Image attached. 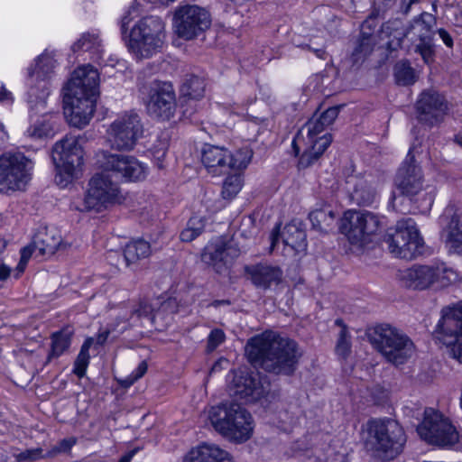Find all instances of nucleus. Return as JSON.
<instances>
[{
	"mask_svg": "<svg viewBox=\"0 0 462 462\" xmlns=\"http://www.w3.org/2000/svg\"><path fill=\"white\" fill-rule=\"evenodd\" d=\"M245 354L254 366L277 375L292 374L301 356L294 340L273 331L250 338L245 346Z\"/></svg>",
	"mask_w": 462,
	"mask_h": 462,
	"instance_id": "obj_1",
	"label": "nucleus"
},
{
	"mask_svg": "<svg viewBox=\"0 0 462 462\" xmlns=\"http://www.w3.org/2000/svg\"><path fill=\"white\" fill-rule=\"evenodd\" d=\"M64 116L77 128L88 125L99 94V74L90 65L75 69L64 88Z\"/></svg>",
	"mask_w": 462,
	"mask_h": 462,
	"instance_id": "obj_2",
	"label": "nucleus"
},
{
	"mask_svg": "<svg viewBox=\"0 0 462 462\" xmlns=\"http://www.w3.org/2000/svg\"><path fill=\"white\" fill-rule=\"evenodd\" d=\"M208 418L214 429L230 440L245 442L252 436L253 418L236 402L222 403L212 407Z\"/></svg>",
	"mask_w": 462,
	"mask_h": 462,
	"instance_id": "obj_3",
	"label": "nucleus"
},
{
	"mask_svg": "<svg viewBox=\"0 0 462 462\" xmlns=\"http://www.w3.org/2000/svg\"><path fill=\"white\" fill-rule=\"evenodd\" d=\"M368 337L374 347L389 363L395 365H403L415 353L412 340L402 331L389 324L375 326Z\"/></svg>",
	"mask_w": 462,
	"mask_h": 462,
	"instance_id": "obj_4",
	"label": "nucleus"
},
{
	"mask_svg": "<svg viewBox=\"0 0 462 462\" xmlns=\"http://www.w3.org/2000/svg\"><path fill=\"white\" fill-rule=\"evenodd\" d=\"M164 39L162 20L158 16H146L132 28L127 47L137 59H148L161 51Z\"/></svg>",
	"mask_w": 462,
	"mask_h": 462,
	"instance_id": "obj_5",
	"label": "nucleus"
},
{
	"mask_svg": "<svg viewBox=\"0 0 462 462\" xmlns=\"http://www.w3.org/2000/svg\"><path fill=\"white\" fill-rule=\"evenodd\" d=\"M52 160L56 168L55 181L65 188L77 177L83 164V149L79 138L67 134L52 147Z\"/></svg>",
	"mask_w": 462,
	"mask_h": 462,
	"instance_id": "obj_6",
	"label": "nucleus"
},
{
	"mask_svg": "<svg viewBox=\"0 0 462 462\" xmlns=\"http://www.w3.org/2000/svg\"><path fill=\"white\" fill-rule=\"evenodd\" d=\"M457 273L445 263H433L429 265H413L404 270L401 279L404 285L414 290L430 287L441 289L457 280Z\"/></svg>",
	"mask_w": 462,
	"mask_h": 462,
	"instance_id": "obj_7",
	"label": "nucleus"
},
{
	"mask_svg": "<svg viewBox=\"0 0 462 462\" xmlns=\"http://www.w3.org/2000/svg\"><path fill=\"white\" fill-rule=\"evenodd\" d=\"M124 196L119 184L106 172L96 173L88 181L80 211L101 212L122 203Z\"/></svg>",
	"mask_w": 462,
	"mask_h": 462,
	"instance_id": "obj_8",
	"label": "nucleus"
},
{
	"mask_svg": "<svg viewBox=\"0 0 462 462\" xmlns=\"http://www.w3.org/2000/svg\"><path fill=\"white\" fill-rule=\"evenodd\" d=\"M369 434L374 449L386 460L397 457L406 442L403 429L393 420L370 421Z\"/></svg>",
	"mask_w": 462,
	"mask_h": 462,
	"instance_id": "obj_9",
	"label": "nucleus"
},
{
	"mask_svg": "<svg viewBox=\"0 0 462 462\" xmlns=\"http://www.w3.org/2000/svg\"><path fill=\"white\" fill-rule=\"evenodd\" d=\"M418 434L429 444L440 448H453L459 441V434L451 420L432 408L424 411V418L417 428Z\"/></svg>",
	"mask_w": 462,
	"mask_h": 462,
	"instance_id": "obj_10",
	"label": "nucleus"
},
{
	"mask_svg": "<svg viewBox=\"0 0 462 462\" xmlns=\"http://www.w3.org/2000/svg\"><path fill=\"white\" fill-rule=\"evenodd\" d=\"M385 241L390 253L398 258L411 260L422 253L423 239L410 217L397 221L394 233L388 234Z\"/></svg>",
	"mask_w": 462,
	"mask_h": 462,
	"instance_id": "obj_11",
	"label": "nucleus"
},
{
	"mask_svg": "<svg viewBox=\"0 0 462 462\" xmlns=\"http://www.w3.org/2000/svg\"><path fill=\"white\" fill-rule=\"evenodd\" d=\"M32 162L22 152H5L0 156V192L22 190L30 180Z\"/></svg>",
	"mask_w": 462,
	"mask_h": 462,
	"instance_id": "obj_12",
	"label": "nucleus"
},
{
	"mask_svg": "<svg viewBox=\"0 0 462 462\" xmlns=\"http://www.w3.org/2000/svg\"><path fill=\"white\" fill-rule=\"evenodd\" d=\"M143 135L141 118L135 112H125L115 119L106 130V141L116 151H131Z\"/></svg>",
	"mask_w": 462,
	"mask_h": 462,
	"instance_id": "obj_13",
	"label": "nucleus"
},
{
	"mask_svg": "<svg viewBox=\"0 0 462 462\" xmlns=\"http://www.w3.org/2000/svg\"><path fill=\"white\" fill-rule=\"evenodd\" d=\"M382 226V217L367 210H349L344 214L341 232L352 245H363L371 240Z\"/></svg>",
	"mask_w": 462,
	"mask_h": 462,
	"instance_id": "obj_14",
	"label": "nucleus"
},
{
	"mask_svg": "<svg viewBox=\"0 0 462 462\" xmlns=\"http://www.w3.org/2000/svg\"><path fill=\"white\" fill-rule=\"evenodd\" d=\"M56 60L51 53L43 52L36 60L35 67L28 69V103L32 108L35 106L45 108L46 99L50 94L49 80L54 74Z\"/></svg>",
	"mask_w": 462,
	"mask_h": 462,
	"instance_id": "obj_15",
	"label": "nucleus"
},
{
	"mask_svg": "<svg viewBox=\"0 0 462 462\" xmlns=\"http://www.w3.org/2000/svg\"><path fill=\"white\" fill-rule=\"evenodd\" d=\"M211 24L209 13L197 5H180L174 11L172 26L175 33L184 40H192Z\"/></svg>",
	"mask_w": 462,
	"mask_h": 462,
	"instance_id": "obj_16",
	"label": "nucleus"
},
{
	"mask_svg": "<svg viewBox=\"0 0 462 462\" xmlns=\"http://www.w3.org/2000/svg\"><path fill=\"white\" fill-rule=\"evenodd\" d=\"M143 93L147 96L146 109L150 116L162 121L174 116L176 95L170 82L153 80L143 87Z\"/></svg>",
	"mask_w": 462,
	"mask_h": 462,
	"instance_id": "obj_17",
	"label": "nucleus"
},
{
	"mask_svg": "<svg viewBox=\"0 0 462 462\" xmlns=\"http://www.w3.org/2000/svg\"><path fill=\"white\" fill-rule=\"evenodd\" d=\"M435 337L451 347L452 356L462 363V304L442 310Z\"/></svg>",
	"mask_w": 462,
	"mask_h": 462,
	"instance_id": "obj_18",
	"label": "nucleus"
},
{
	"mask_svg": "<svg viewBox=\"0 0 462 462\" xmlns=\"http://www.w3.org/2000/svg\"><path fill=\"white\" fill-rule=\"evenodd\" d=\"M434 17L429 13H422L415 17L404 32V38L411 42L414 51L419 53L426 64L433 61V30Z\"/></svg>",
	"mask_w": 462,
	"mask_h": 462,
	"instance_id": "obj_19",
	"label": "nucleus"
},
{
	"mask_svg": "<svg viewBox=\"0 0 462 462\" xmlns=\"http://www.w3.org/2000/svg\"><path fill=\"white\" fill-rule=\"evenodd\" d=\"M97 163L103 172H113L116 176L129 181L145 178V167L134 156L101 151L97 154Z\"/></svg>",
	"mask_w": 462,
	"mask_h": 462,
	"instance_id": "obj_20",
	"label": "nucleus"
},
{
	"mask_svg": "<svg viewBox=\"0 0 462 462\" xmlns=\"http://www.w3.org/2000/svg\"><path fill=\"white\" fill-rule=\"evenodd\" d=\"M269 392V383L262 381L258 373L238 369L233 371L229 383L230 395L245 402H254Z\"/></svg>",
	"mask_w": 462,
	"mask_h": 462,
	"instance_id": "obj_21",
	"label": "nucleus"
},
{
	"mask_svg": "<svg viewBox=\"0 0 462 462\" xmlns=\"http://www.w3.org/2000/svg\"><path fill=\"white\" fill-rule=\"evenodd\" d=\"M415 108L419 122L432 127L444 120L448 111V103L438 91L425 89L419 95Z\"/></svg>",
	"mask_w": 462,
	"mask_h": 462,
	"instance_id": "obj_22",
	"label": "nucleus"
},
{
	"mask_svg": "<svg viewBox=\"0 0 462 462\" xmlns=\"http://www.w3.org/2000/svg\"><path fill=\"white\" fill-rule=\"evenodd\" d=\"M326 127L327 125L317 116V115L305 124L303 129L307 130V135L311 146L300 156L299 161L300 167L307 168L310 166L330 145L332 142L331 134H326L321 137H317V135L323 132Z\"/></svg>",
	"mask_w": 462,
	"mask_h": 462,
	"instance_id": "obj_23",
	"label": "nucleus"
},
{
	"mask_svg": "<svg viewBox=\"0 0 462 462\" xmlns=\"http://www.w3.org/2000/svg\"><path fill=\"white\" fill-rule=\"evenodd\" d=\"M394 183L400 193L411 199L419 195L423 189L421 169L415 164L414 156L411 150L397 171Z\"/></svg>",
	"mask_w": 462,
	"mask_h": 462,
	"instance_id": "obj_24",
	"label": "nucleus"
},
{
	"mask_svg": "<svg viewBox=\"0 0 462 462\" xmlns=\"http://www.w3.org/2000/svg\"><path fill=\"white\" fill-rule=\"evenodd\" d=\"M230 152L221 146L205 144L202 150L201 162L208 173L220 175L228 172Z\"/></svg>",
	"mask_w": 462,
	"mask_h": 462,
	"instance_id": "obj_25",
	"label": "nucleus"
},
{
	"mask_svg": "<svg viewBox=\"0 0 462 462\" xmlns=\"http://www.w3.org/2000/svg\"><path fill=\"white\" fill-rule=\"evenodd\" d=\"M181 462H234L231 455L216 444L201 443L192 448Z\"/></svg>",
	"mask_w": 462,
	"mask_h": 462,
	"instance_id": "obj_26",
	"label": "nucleus"
},
{
	"mask_svg": "<svg viewBox=\"0 0 462 462\" xmlns=\"http://www.w3.org/2000/svg\"><path fill=\"white\" fill-rule=\"evenodd\" d=\"M245 273L256 287L263 289L280 283L282 278V271L279 267L265 263L246 266Z\"/></svg>",
	"mask_w": 462,
	"mask_h": 462,
	"instance_id": "obj_27",
	"label": "nucleus"
},
{
	"mask_svg": "<svg viewBox=\"0 0 462 462\" xmlns=\"http://www.w3.org/2000/svg\"><path fill=\"white\" fill-rule=\"evenodd\" d=\"M374 23V20L373 19H367L362 23L360 35L351 55L354 65L362 63L374 51L376 37L372 32L365 31L366 29L372 31L375 27Z\"/></svg>",
	"mask_w": 462,
	"mask_h": 462,
	"instance_id": "obj_28",
	"label": "nucleus"
},
{
	"mask_svg": "<svg viewBox=\"0 0 462 462\" xmlns=\"http://www.w3.org/2000/svg\"><path fill=\"white\" fill-rule=\"evenodd\" d=\"M204 92L205 82L203 79L198 76H190L185 79L180 87V95L183 99L181 107L183 108L182 114L184 116L190 117L193 115L192 109L189 110V108H184V106H195V102L203 97Z\"/></svg>",
	"mask_w": 462,
	"mask_h": 462,
	"instance_id": "obj_29",
	"label": "nucleus"
},
{
	"mask_svg": "<svg viewBox=\"0 0 462 462\" xmlns=\"http://www.w3.org/2000/svg\"><path fill=\"white\" fill-rule=\"evenodd\" d=\"M441 237L449 254L462 256V222L458 215L455 214L451 217L443 228Z\"/></svg>",
	"mask_w": 462,
	"mask_h": 462,
	"instance_id": "obj_30",
	"label": "nucleus"
},
{
	"mask_svg": "<svg viewBox=\"0 0 462 462\" xmlns=\"http://www.w3.org/2000/svg\"><path fill=\"white\" fill-rule=\"evenodd\" d=\"M33 105V108H32V106L30 105L31 111H35L36 114L41 113L42 116L41 118L32 122L30 126L25 131V135L32 140H42L44 138L52 137L54 135L53 122H51V119L46 116V107L44 109L42 107L37 108L35 106V102Z\"/></svg>",
	"mask_w": 462,
	"mask_h": 462,
	"instance_id": "obj_31",
	"label": "nucleus"
},
{
	"mask_svg": "<svg viewBox=\"0 0 462 462\" xmlns=\"http://www.w3.org/2000/svg\"><path fill=\"white\" fill-rule=\"evenodd\" d=\"M33 246L41 256L52 255L61 243V236L55 230L38 232L33 237Z\"/></svg>",
	"mask_w": 462,
	"mask_h": 462,
	"instance_id": "obj_32",
	"label": "nucleus"
},
{
	"mask_svg": "<svg viewBox=\"0 0 462 462\" xmlns=\"http://www.w3.org/2000/svg\"><path fill=\"white\" fill-rule=\"evenodd\" d=\"M282 243L295 251L306 248L305 231L295 221L287 224L282 234Z\"/></svg>",
	"mask_w": 462,
	"mask_h": 462,
	"instance_id": "obj_33",
	"label": "nucleus"
},
{
	"mask_svg": "<svg viewBox=\"0 0 462 462\" xmlns=\"http://www.w3.org/2000/svg\"><path fill=\"white\" fill-rule=\"evenodd\" d=\"M133 311L130 303L120 306L116 310L114 320L110 323L111 329L120 335L131 327L136 326Z\"/></svg>",
	"mask_w": 462,
	"mask_h": 462,
	"instance_id": "obj_34",
	"label": "nucleus"
},
{
	"mask_svg": "<svg viewBox=\"0 0 462 462\" xmlns=\"http://www.w3.org/2000/svg\"><path fill=\"white\" fill-rule=\"evenodd\" d=\"M150 254V244L143 239L131 241L124 249V258L126 265L134 263L140 259L148 257Z\"/></svg>",
	"mask_w": 462,
	"mask_h": 462,
	"instance_id": "obj_35",
	"label": "nucleus"
},
{
	"mask_svg": "<svg viewBox=\"0 0 462 462\" xmlns=\"http://www.w3.org/2000/svg\"><path fill=\"white\" fill-rule=\"evenodd\" d=\"M201 259L204 263L213 266L220 263L227 264L229 263L228 249H226L224 243L209 245L204 249Z\"/></svg>",
	"mask_w": 462,
	"mask_h": 462,
	"instance_id": "obj_36",
	"label": "nucleus"
},
{
	"mask_svg": "<svg viewBox=\"0 0 462 462\" xmlns=\"http://www.w3.org/2000/svg\"><path fill=\"white\" fill-rule=\"evenodd\" d=\"M72 332L69 330H60L51 335V347L48 355L47 361L52 358H58L66 352L71 344Z\"/></svg>",
	"mask_w": 462,
	"mask_h": 462,
	"instance_id": "obj_37",
	"label": "nucleus"
},
{
	"mask_svg": "<svg viewBox=\"0 0 462 462\" xmlns=\"http://www.w3.org/2000/svg\"><path fill=\"white\" fill-rule=\"evenodd\" d=\"M312 227L319 232H328L335 222V214L330 209H316L309 214Z\"/></svg>",
	"mask_w": 462,
	"mask_h": 462,
	"instance_id": "obj_38",
	"label": "nucleus"
},
{
	"mask_svg": "<svg viewBox=\"0 0 462 462\" xmlns=\"http://www.w3.org/2000/svg\"><path fill=\"white\" fill-rule=\"evenodd\" d=\"M376 199L375 190L365 180H359L352 192V199L360 206H369Z\"/></svg>",
	"mask_w": 462,
	"mask_h": 462,
	"instance_id": "obj_39",
	"label": "nucleus"
},
{
	"mask_svg": "<svg viewBox=\"0 0 462 462\" xmlns=\"http://www.w3.org/2000/svg\"><path fill=\"white\" fill-rule=\"evenodd\" d=\"M393 72L398 85L409 86L416 81L415 71L408 60L398 61L394 66Z\"/></svg>",
	"mask_w": 462,
	"mask_h": 462,
	"instance_id": "obj_40",
	"label": "nucleus"
},
{
	"mask_svg": "<svg viewBox=\"0 0 462 462\" xmlns=\"http://www.w3.org/2000/svg\"><path fill=\"white\" fill-rule=\"evenodd\" d=\"M93 341L94 339L92 337H88L84 341L75 360L73 372L79 378L85 375L88 366L90 358L88 351L93 344Z\"/></svg>",
	"mask_w": 462,
	"mask_h": 462,
	"instance_id": "obj_41",
	"label": "nucleus"
},
{
	"mask_svg": "<svg viewBox=\"0 0 462 462\" xmlns=\"http://www.w3.org/2000/svg\"><path fill=\"white\" fill-rule=\"evenodd\" d=\"M204 229V219L200 217L194 216L189 219L186 227L180 235V238L182 242H191L200 236Z\"/></svg>",
	"mask_w": 462,
	"mask_h": 462,
	"instance_id": "obj_42",
	"label": "nucleus"
},
{
	"mask_svg": "<svg viewBox=\"0 0 462 462\" xmlns=\"http://www.w3.org/2000/svg\"><path fill=\"white\" fill-rule=\"evenodd\" d=\"M101 45V41L97 34L85 32L81 37L71 46L73 52L84 51H98Z\"/></svg>",
	"mask_w": 462,
	"mask_h": 462,
	"instance_id": "obj_43",
	"label": "nucleus"
},
{
	"mask_svg": "<svg viewBox=\"0 0 462 462\" xmlns=\"http://www.w3.org/2000/svg\"><path fill=\"white\" fill-rule=\"evenodd\" d=\"M243 186V179L242 176L238 173H235L229 175L226 178L223 188H222V197L225 199H233L238 192L241 190Z\"/></svg>",
	"mask_w": 462,
	"mask_h": 462,
	"instance_id": "obj_44",
	"label": "nucleus"
},
{
	"mask_svg": "<svg viewBox=\"0 0 462 462\" xmlns=\"http://www.w3.org/2000/svg\"><path fill=\"white\" fill-rule=\"evenodd\" d=\"M131 310H134L133 314L134 316V319L136 320V324L143 318H147L152 322L160 315V311L153 313V308L152 305L146 300H141L137 304L130 303Z\"/></svg>",
	"mask_w": 462,
	"mask_h": 462,
	"instance_id": "obj_45",
	"label": "nucleus"
},
{
	"mask_svg": "<svg viewBox=\"0 0 462 462\" xmlns=\"http://www.w3.org/2000/svg\"><path fill=\"white\" fill-rule=\"evenodd\" d=\"M252 158V152L245 149L239 150L235 154L230 152V160L228 162V171L230 169L243 170L246 168Z\"/></svg>",
	"mask_w": 462,
	"mask_h": 462,
	"instance_id": "obj_46",
	"label": "nucleus"
},
{
	"mask_svg": "<svg viewBox=\"0 0 462 462\" xmlns=\"http://www.w3.org/2000/svg\"><path fill=\"white\" fill-rule=\"evenodd\" d=\"M351 349V343H350V335L346 329V328L344 326L338 335V338L336 345V353L342 356L343 358H346Z\"/></svg>",
	"mask_w": 462,
	"mask_h": 462,
	"instance_id": "obj_47",
	"label": "nucleus"
},
{
	"mask_svg": "<svg viewBox=\"0 0 462 462\" xmlns=\"http://www.w3.org/2000/svg\"><path fill=\"white\" fill-rule=\"evenodd\" d=\"M326 41L324 37H315L310 40V43L300 45L302 49L312 51L319 59L326 60L327 52L325 51Z\"/></svg>",
	"mask_w": 462,
	"mask_h": 462,
	"instance_id": "obj_48",
	"label": "nucleus"
},
{
	"mask_svg": "<svg viewBox=\"0 0 462 462\" xmlns=\"http://www.w3.org/2000/svg\"><path fill=\"white\" fill-rule=\"evenodd\" d=\"M45 457H48L46 454H43V450L41 448H28L18 454H14L16 462H33Z\"/></svg>",
	"mask_w": 462,
	"mask_h": 462,
	"instance_id": "obj_49",
	"label": "nucleus"
},
{
	"mask_svg": "<svg viewBox=\"0 0 462 462\" xmlns=\"http://www.w3.org/2000/svg\"><path fill=\"white\" fill-rule=\"evenodd\" d=\"M226 340V334L221 328H214L207 338L206 351L212 353Z\"/></svg>",
	"mask_w": 462,
	"mask_h": 462,
	"instance_id": "obj_50",
	"label": "nucleus"
},
{
	"mask_svg": "<svg viewBox=\"0 0 462 462\" xmlns=\"http://www.w3.org/2000/svg\"><path fill=\"white\" fill-rule=\"evenodd\" d=\"M75 444L76 439L74 438L63 439L60 442H58L50 451H48V453H46V456L48 457H51L58 454L67 453L71 449V448Z\"/></svg>",
	"mask_w": 462,
	"mask_h": 462,
	"instance_id": "obj_51",
	"label": "nucleus"
},
{
	"mask_svg": "<svg viewBox=\"0 0 462 462\" xmlns=\"http://www.w3.org/2000/svg\"><path fill=\"white\" fill-rule=\"evenodd\" d=\"M33 253L36 255H39L38 251L35 250V248L33 246V242H32V244H30L29 245L22 248L20 262L17 264L18 274L23 273L28 261L32 257Z\"/></svg>",
	"mask_w": 462,
	"mask_h": 462,
	"instance_id": "obj_52",
	"label": "nucleus"
},
{
	"mask_svg": "<svg viewBox=\"0 0 462 462\" xmlns=\"http://www.w3.org/2000/svg\"><path fill=\"white\" fill-rule=\"evenodd\" d=\"M345 105L333 106L323 111L318 117L327 125H330L337 117L340 109Z\"/></svg>",
	"mask_w": 462,
	"mask_h": 462,
	"instance_id": "obj_53",
	"label": "nucleus"
},
{
	"mask_svg": "<svg viewBox=\"0 0 462 462\" xmlns=\"http://www.w3.org/2000/svg\"><path fill=\"white\" fill-rule=\"evenodd\" d=\"M147 371V364L146 362L143 361L141 362L136 369L132 373L131 377L132 379L129 382V384L133 383L134 381L138 380L139 378L143 377L144 374Z\"/></svg>",
	"mask_w": 462,
	"mask_h": 462,
	"instance_id": "obj_54",
	"label": "nucleus"
},
{
	"mask_svg": "<svg viewBox=\"0 0 462 462\" xmlns=\"http://www.w3.org/2000/svg\"><path fill=\"white\" fill-rule=\"evenodd\" d=\"M438 34L445 43L447 47H452L453 46V39L450 36V34L445 30V29H439Z\"/></svg>",
	"mask_w": 462,
	"mask_h": 462,
	"instance_id": "obj_55",
	"label": "nucleus"
},
{
	"mask_svg": "<svg viewBox=\"0 0 462 462\" xmlns=\"http://www.w3.org/2000/svg\"><path fill=\"white\" fill-rule=\"evenodd\" d=\"M111 332H114L112 329H111V324L108 325V328L101 332H99L97 336V343L98 345H104L106 343V341L107 340L108 338V336Z\"/></svg>",
	"mask_w": 462,
	"mask_h": 462,
	"instance_id": "obj_56",
	"label": "nucleus"
},
{
	"mask_svg": "<svg viewBox=\"0 0 462 462\" xmlns=\"http://www.w3.org/2000/svg\"><path fill=\"white\" fill-rule=\"evenodd\" d=\"M12 103L13 96L4 86L0 87V103Z\"/></svg>",
	"mask_w": 462,
	"mask_h": 462,
	"instance_id": "obj_57",
	"label": "nucleus"
},
{
	"mask_svg": "<svg viewBox=\"0 0 462 462\" xmlns=\"http://www.w3.org/2000/svg\"><path fill=\"white\" fill-rule=\"evenodd\" d=\"M280 225L276 226V227L273 230L271 234V249L273 250L280 240L279 235Z\"/></svg>",
	"mask_w": 462,
	"mask_h": 462,
	"instance_id": "obj_58",
	"label": "nucleus"
},
{
	"mask_svg": "<svg viewBox=\"0 0 462 462\" xmlns=\"http://www.w3.org/2000/svg\"><path fill=\"white\" fill-rule=\"evenodd\" d=\"M166 152H167V143H162L160 148H158V149L154 148L153 153H154L155 158L160 161L162 158H164Z\"/></svg>",
	"mask_w": 462,
	"mask_h": 462,
	"instance_id": "obj_59",
	"label": "nucleus"
},
{
	"mask_svg": "<svg viewBox=\"0 0 462 462\" xmlns=\"http://www.w3.org/2000/svg\"><path fill=\"white\" fill-rule=\"evenodd\" d=\"M10 272H11L10 267L5 263H2L0 265V280L1 281L6 280L10 275Z\"/></svg>",
	"mask_w": 462,
	"mask_h": 462,
	"instance_id": "obj_60",
	"label": "nucleus"
},
{
	"mask_svg": "<svg viewBox=\"0 0 462 462\" xmlns=\"http://www.w3.org/2000/svg\"><path fill=\"white\" fill-rule=\"evenodd\" d=\"M226 249H228V260H229V263L232 262L233 259L236 258L238 255H239V251L238 249L231 246V245H226Z\"/></svg>",
	"mask_w": 462,
	"mask_h": 462,
	"instance_id": "obj_61",
	"label": "nucleus"
},
{
	"mask_svg": "<svg viewBox=\"0 0 462 462\" xmlns=\"http://www.w3.org/2000/svg\"><path fill=\"white\" fill-rule=\"evenodd\" d=\"M130 14V11H128V13L124 15L121 19V29H122V32H125L127 29V25L129 24L130 21L132 20V18L129 16Z\"/></svg>",
	"mask_w": 462,
	"mask_h": 462,
	"instance_id": "obj_62",
	"label": "nucleus"
},
{
	"mask_svg": "<svg viewBox=\"0 0 462 462\" xmlns=\"http://www.w3.org/2000/svg\"><path fill=\"white\" fill-rule=\"evenodd\" d=\"M231 301L229 300H216L212 301L211 306L217 308L222 305L229 306Z\"/></svg>",
	"mask_w": 462,
	"mask_h": 462,
	"instance_id": "obj_63",
	"label": "nucleus"
},
{
	"mask_svg": "<svg viewBox=\"0 0 462 462\" xmlns=\"http://www.w3.org/2000/svg\"><path fill=\"white\" fill-rule=\"evenodd\" d=\"M134 455V451H130L127 454L124 455L118 462H131L133 457Z\"/></svg>",
	"mask_w": 462,
	"mask_h": 462,
	"instance_id": "obj_64",
	"label": "nucleus"
}]
</instances>
